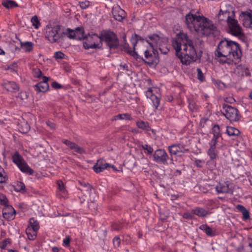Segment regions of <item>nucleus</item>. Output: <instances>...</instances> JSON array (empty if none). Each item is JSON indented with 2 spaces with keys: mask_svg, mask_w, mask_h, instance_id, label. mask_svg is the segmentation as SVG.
Wrapping results in <instances>:
<instances>
[{
  "mask_svg": "<svg viewBox=\"0 0 252 252\" xmlns=\"http://www.w3.org/2000/svg\"><path fill=\"white\" fill-rule=\"evenodd\" d=\"M172 46L181 63H191L196 61L197 56L192 41L186 33H178L173 38Z\"/></svg>",
  "mask_w": 252,
  "mask_h": 252,
  "instance_id": "1",
  "label": "nucleus"
},
{
  "mask_svg": "<svg viewBox=\"0 0 252 252\" xmlns=\"http://www.w3.org/2000/svg\"><path fill=\"white\" fill-rule=\"evenodd\" d=\"M215 56L221 63H237L240 61L242 53L237 42L225 38L219 43Z\"/></svg>",
  "mask_w": 252,
  "mask_h": 252,
  "instance_id": "2",
  "label": "nucleus"
},
{
  "mask_svg": "<svg viewBox=\"0 0 252 252\" xmlns=\"http://www.w3.org/2000/svg\"><path fill=\"white\" fill-rule=\"evenodd\" d=\"M143 42L146 43L145 47L147 48L144 51L145 57L149 61L156 63L158 61L157 49L164 54H167L169 51L167 47L168 38L163 35L153 34L149 35Z\"/></svg>",
  "mask_w": 252,
  "mask_h": 252,
  "instance_id": "3",
  "label": "nucleus"
},
{
  "mask_svg": "<svg viewBox=\"0 0 252 252\" xmlns=\"http://www.w3.org/2000/svg\"><path fill=\"white\" fill-rule=\"evenodd\" d=\"M186 21L190 30H194L200 36H208L217 30L212 21L197 13L187 14Z\"/></svg>",
  "mask_w": 252,
  "mask_h": 252,
  "instance_id": "4",
  "label": "nucleus"
},
{
  "mask_svg": "<svg viewBox=\"0 0 252 252\" xmlns=\"http://www.w3.org/2000/svg\"><path fill=\"white\" fill-rule=\"evenodd\" d=\"M223 15L226 17V21L230 33L235 36H241L243 35L242 29L238 24V21L235 19V14L232 12H225Z\"/></svg>",
  "mask_w": 252,
  "mask_h": 252,
  "instance_id": "5",
  "label": "nucleus"
},
{
  "mask_svg": "<svg viewBox=\"0 0 252 252\" xmlns=\"http://www.w3.org/2000/svg\"><path fill=\"white\" fill-rule=\"evenodd\" d=\"M45 37L50 43L59 42L63 38V32L59 25H47L45 29Z\"/></svg>",
  "mask_w": 252,
  "mask_h": 252,
  "instance_id": "6",
  "label": "nucleus"
},
{
  "mask_svg": "<svg viewBox=\"0 0 252 252\" xmlns=\"http://www.w3.org/2000/svg\"><path fill=\"white\" fill-rule=\"evenodd\" d=\"M83 44L86 49L100 48L102 45L100 35L95 33L89 34L85 37Z\"/></svg>",
  "mask_w": 252,
  "mask_h": 252,
  "instance_id": "7",
  "label": "nucleus"
},
{
  "mask_svg": "<svg viewBox=\"0 0 252 252\" xmlns=\"http://www.w3.org/2000/svg\"><path fill=\"white\" fill-rule=\"evenodd\" d=\"M143 40H146V39L141 38L136 34H132L130 38V42L133 46V49L134 50H131L129 47L128 45H127V46L126 45L125 47V51L130 56H132L133 58L137 59H139V56L137 53L134 51V50L136 49V46L137 44H138L139 46L142 45L145 47L146 43L143 42ZM139 59L140 60L139 62H140L141 60H143V59H141L140 58Z\"/></svg>",
  "mask_w": 252,
  "mask_h": 252,
  "instance_id": "8",
  "label": "nucleus"
},
{
  "mask_svg": "<svg viewBox=\"0 0 252 252\" xmlns=\"http://www.w3.org/2000/svg\"><path fill=\"white\" fill-rule=\"evenodd\" d=\"M221 112L231 122H238L241 118L238 110L228 104H223Z\"/></svg>",
  "mask_w": 252,
  "mask_h": 252,
  "instance_id": "9",
  "label": "nucleus"
},
{
  "mask_svg": "<svg viewBox=\"0 0 252 252\" xmlns=\"http://www.w3.org/2000/svg\"><path fill=\"white\" fill-rule=\"evenodd\" d=\"M168 150L171 157L170 164H173V156L182 157L185 154L189 152V149L187 148L184 144H174L168 147Z\"/></svg>",
  "mask_w": 252,
  "mask_h": 252,
  "instance_id": "10",
  "label": "nucleus"
},
{
  "mask_svg": "<svg viewBox=\"0 0 252 252\" xmlns=\"http://www.w3.org/2000/svg\"><path fill=\"white\" fill-rule=\"evenodd\" d=\"M100 36L101 38V43L102 41H105L111 49L118 46V40L114 32L109 31H103L100 34Z\"/></svg>",
  "mask_w": 252,
  "mask_h": 252,
  "instance_id": "11",
  "label": "nucleus"
},
{
  "mask_svg": "<svg viewBox=\"0 0 252 252\" xmlns=\"http://www.w3.org/2000/svg\"><path fill=\"white\" fill-rule=\"evenodd\" d=\"M12 160L22 172L29 175H32L33 170L30 167L18 152H16L13 155Z\"/></svg>",
  "mask_w": 252,
  "mask_h": 252,
  "instance_id": "12",
  "label": "nucleus"
},
{
  "mask_svg": "<svg viewBox=\"0 0 252 252\" xmlns=\"http://www.w3.org/2000/svg\"><path fill=\"white\" fill-rule=\"evenodd\" d=\"M168 158L169 156L164 149H157L153 154V160L158 163L167 164Z\"/></svg>",
  "mask_w": 252,
  "mask_h": 252,
  "instance_id": "13",
  "label": "nucleus"
},
{
  "mask_svg": "<svg viewBox=\"0 0 252 252\" xmlns=\"http://www.w3.org/2000/svg\"><path fill=\"white\" fill-rule=\"evenodd\" d=\"M145 93L147 97L151 100L154 107L157 109L160 103V95L158 93H155L151 88H149L148 90L145 92Z\"/></svg>",
  "mask_w": 252,
  "mask_h": 252,
  "instance_id": "14",
  "label": "nucleus"
},
{
  "mask_svg": "<svg viewBox=\"0 0 252 252\" xmlns=\"http://www.w3.org/2000/svg\"><path fill=\"white\" fill-rule=\"evenodd\" d=\"M233 73L238 78L249 76L250 74L249 69L246 64H240L236 66L234 68Z\"/></svg>",
  "mask_w": 252,
  "mask_h": 252,
  "instance_id": "15",
  "label": "nucleus"
},
{
  "mask_svg": "<svg viewBox=\"0 0 252 252\" xmlns=\"http://www.w3.org/2000/svg\"><path fill=\"white\" fill-rule=\"evenodd\" d=\"M43 81L36 84L34 86V90L37 92L45 93L47 92L49 89V85L48 83L49 78L46 76L43 77Z\"/></svg>",
  "mask_w": 252,
  "mask_h": 252,
  "instance_id": "16",
  "label": "nucleus"
},
{
  "mask_svg": "<svg viewBox=\"0 0 252 252\" xmlns=\"http://www.w3.org/2000/svg\"><path fill=\"white\" fill-rule=\"evenodd\" d=\"M112 13L114 18L119 21H122L126 15L125 11L119 5L113 6Z\"/></svg>",
  "mask_w": 252,
  "mask_h": 252,
  "instance_id": "17",
  "label": "nucleus"
},
{
  "mask_svg": "<svg viewBox=\"0 0 252 252\" xmlns=\"http://www.w3.org/2000/svg\"><path fill=\"white\" fill-rule=\"evenodd\" d=\"M16 211L13 207L10 205H7L2 210V215L4 218L8 220L14 219Z\"/></svg>",
  "mask_w": 252,
  "mask_h": 252,
  "instance_id": "18",
  "label": "nucleus"
},
{
  "mask_svg": "<svg viewBox=\"0 0 252 252\" xmlns=\"http://www.w3.org/2000/svg\"><path fill=\"white\" fill-rule=\"evenodd\" d=\"M62 142L70 149L73 150L74 152L78 154H83L86 153V151L83 148L80 147L79 146L74 142H72L67 139H63V140Z\"/></svg>",
  "mask_w": 252,
  "mask_h": 252,
  "instance_id": "19",
  "label": "nucleus"
},
{
  "mask_svg": "<svg viewBox=\"0 0 252 252\" xmlns=\"http://www.w3.org/2000/svg\"><path fill=\"white\" fill-rule=\"evenodd\" d=\"M109 166L110 164L106 163L105 160L100 159L97 161V162L94 166L93 169L96 173H98L103 171Z\"/></svg>",
  "mask_w": 252,
  "mask_h": 252,
  "instance_id": "20",
  "label": "nucleus"
},
{
  "mask_svg": "<svg viewBox=\"0 0 252 252\" xmlns=\"http://www.w3.org/2000/svg\"><path fill=\"white\" fill-rule=\"evenodd\" d=\"M243 25L245 27H252V11L250 12H244L241 16Z\"/></svg>",
  "mask_w": 252,
  "mask_h": 252,
  "instance_id": "21",
  "label": "nucleus"
},
{
  "mask_svg": "<svg viewBox=\"0 0 252 252\" xmlns=\"http://www.w3.org/2000/svg\"><path fill=\"white\" fill-rule=\"evenodd\" d=\"M237 252H252V239L241 244L237 249Z\"/></svg>",
  "mask_w": 252,
  "mask_h": 252,
  "instance_id": "22",
  "label": "nucleus"
},
{
  "mask_svg": "<svg viewBox=\"0 0 252 252\" xmlns=\"http://www.w3.org/2000/svg\"><path fill=\"white\" fill-rule=\"evenodd\" d=\"M229 184L226 182L219 183L216 187L218 193H226L229 192Z\"/></svg>",
  "mask_w": 252,
  "mask_h": 252,
  "instance_id": "23",
  "label": "nucleus"
},
{
  "mask_svg": "<svg viewBox=\"0 0 252 252\" xmlns=\"http://www.w3.org/2000/svg\"><path fill=\"white\" fill-rule=\"evenodd\" d=\"M4 88L8 92L15 93L19 91L18 85L14 82L8 81L4 84Z\"/></svg>",
  "mask_w": 252,
  "mask_h": 252,
  "instance_id": "24",
  "label": "nucleus"
},
{
  "mask_svg": "<svg viewBox=\"0 0 252 252\" xmlns=\"http://www.w3.org/2000/svg\"><path fill=\"white\" fill-rule=\"evenodd\" d=\"M191 212L199 217H206L209 214L208 211L200 207H196L192 209Z\"/></svg>",
  "mask_w": 252,
  "mask_h": 252,
  "instance_id": "25",
  "label": "nucleus"
},
{
  "mask_svg": "<svg viewBox=\"0 0 252 252\" xmlns=\"http://www.w3.org/2000/svg\"><path fill=\"white\" fill-rule=\"evenodd\" d=\"M75 39L78 40H81L84 39L85 40V36L84 30L83 27H78L75 30Z\"/></svg>",
  "mask_w": 252,
  "mask_h": 252,
  "instance_id": "26",
  "label": "nucleus"
},
{
  "mask_svg": "<svg viewBox=\"0 0 252 252\" xmlns=\"http://www.w3.org/2000/svg\"><path fill=\"white\" fill-rule=\"evenodd\" d=\"M21 47L25 52L32 51L33 48V44L31 41L21 42Z\"/></svg>",
  "mask_w": 252,
  "mask_h": 252,
  "instance_id": "27",
  "label": "nucleus"
},
{
  "mask_svg": "<svg viewBox=\"0 0 252 252\" xmlns=\"http://www.w3.org/2000/svg\"><path fill=\"white\" fill-rule=\"evenodd\" d=\"M236 208L242 213L244 220H247L250 219L249 212L243 205L238 204L236 206Z\"/></svg>",
  "mask_w": 252,
  "mask_h": 252,
  "instance_id": "28",
  "label": "nucleus"
},
{
  "mask_svg": "<svg viewBox=\"0 0 252 252\" xmlns=\"http://www.w3.org/2000/svg\"><path fill=\"white\" fill-rule=\"evenodd\" d=\"M2 5L7 9L13 8L18 6L17 3L12 0H3Z\"/></svg>",
  "mask_w": 252,
  "mask_h": 252,
  "instance_id": "29",
  "label": "nucleus"
},
{
  "mask_svg": "<svg viewBox=\"0 0 252 252\" xmlns=\"http://www.w3.org/2000/svg\"><path fill=\"white\" fill-rule=\"evenodd\" d=\"M199 228L203 230L208 236H213L215 235V231L206 224L201 225Z\"/></svg>",
  "mask_w": 252,
  "mask_h": 252,
  "instance_id": "30",
  "label": "nucleus"
},
{
  "mask_svg": "<svg viewBox=\"0 0 252 252\" xmlns=\"http://www.w3.org/2000/svg\"><path fill=\"white\" fill-rule=\"evenodd\" d=\"M26 234L28 238L31 240H34L36 237L37 231L32 229V228L28 226L26 230Z\"/></svg>",
  "mask_w": 252,
  "mask_h": 252,
  "instance_id": "31",
  "label": "nucleus"
},
{
  "mask_svg": "<svg viewBox=\"0 0 252 252\" xmlns=\"http://www.w3.org/2000/svg\"><path fill=\"white\" fill-rule=\"evenodd\" d=\"M114 120H131L132 117L130 114L128 113L120 114L116 115L113 118Z\"/></svg>",
  "mask_w": 252,
  "mask_h": 252,
  "instance_id": "32",
  "label": "nucleus"
},
{
  "mask_svg": "<svg viewBox=\"0 0 252 252\" xmlns=\"http://www.w3.org/2000/svg\"><path fill=\"white\" fill-rule=\"evenodd\" d=\"M30 227L32 229L37 231L39 228V223L37 220H35L33 218H31L29 220Z\"/></svg>",
  "mask_w": 252,
  "mask_h": 252,
  "instance_id": "33",
  "label": "nucleus"
},
{
  "mask_svg": "<svg viewBox=\"0 0 252 252\" xmlns=\"http://www.w3.org/2000/svg\"><path fill=\"white\" fill-rule=\"evenodd\" d=\"M226 133L229 136H238L240 133V132L238 129L234 127L227 126Z\"/></svg>",
  "mask_w": 252,
  "mask_h": 252,
  "instance_id": "34",
  "label": "nucleus"
},
{
  "mask_svg": "<svg viewBox=\"0 0 252 252\" xmlns=\"http://www.w3.org/2000/svg\"><path fill=\"white\" fill-rule=\"evenodd\" d=\"M14 190L17 192H25V186L22 182H17L14 186Z\"/></svg>",
  "mask_w": 252,
  "mask_h": 252,
  "instance_id": "35",
  "label": "nucleus"
},
{
  "mask_svg": "<svg viewBox=\"0 0 252 252\" xmlns=\"http://www.w3.org/2000/svg\"><path fill=\"white\" fill-rule=\"evenodd\" d=\"M216 147L213 146H210V148L207 151V154L209 156L211 160H213L216 159L217 157V154L216 153Z\"/></svg>",
  "mask_w": 252,
  "mask_h": 252,
  "instance_id": "36",
  "label": "nucleus"
},
{
  "mask_svg": "<svg viewBox=\"0 0 252 252\" xmlns=\"http://www.w3.org/2000/svg\"><path fill=\"white\" fill-rule=\"evenodd\" d=\"M8 181V177L4 170L0 166V184L6 183Z\"/></svg>",
  "mask_w": 252,
  "mask_h": 252,
  "instance_id": "37",
  "label": "nucleus"
},
{
  "mask_svg": "<svg viewBox=\"0 0 252 252\" xmlns=\"http://www.w3.org/2000/svg\"><path fill=\"white\" fill-rule=\"evenodd\" d=\"M136 125L138 128L143 130L148 131L150 128L148 123L143 121L137 122L136 123Z\"/></svg>",
  "mask_w": 252,
  "mask_h": 252,
  "instance_id": "38",
  "label": "nucleus"
},
{
  "mask_svg": "<svg viewBox=\"0 0 252 252\" xmlns=\"http://www.w3.org/2000/svg\"><path fill=\"white\" fill-rule=\"evenodd\" d=\"M212 132L214 136L220 137L221 134L220 131V127L218 125H215L212 129Z\"/></svg>",
  "mask_w": 252,
  "mask_h": 252,
  "instance_id": "39",
  "label": "nucleus"
},
{
  "mask_svg": "<svg viewBox=\"0 0 252 252\" xmlns=\"http://www.w3.org/2000/svg\"><path fill=\"white\" fill-rule=\"evenodd\" d=\"M119 69L122 70H126V73L128 75H130L132 73L131 65H130L129 67L127 64H120Z\"/></svg>",
  "mask_w": 252,
  "mask_h": 252,
  "instance_id": "40",
  "label": "nucleus"
},
{
  "mask_svg": "<svg viewBox=\"0 0 252 252\" xmlns=\"http://www.w3.org/2000/svg\"><path fill=\"white\" fill-rule=\"evenodd\" d=\"M31 23H32V26L36 29H37L39 28L40 26V23L39 22V20L38 19V17L37 16H33L31 20Z\"/></svg>",
  "mask_w": 252,
  "mask_h": 252,
  "instance_id": "41",
  "label": "nucleus"
},
{
  "mask_svg": "<svg viewBox=\"0 0 252 252\" xmlns=\"http://www.w3.org/2000/svg\"><path fill=\"white\" fill-rule=\"evenodd\" d=\"M75 30L67 29L64 32H63V36L66 35L70 39H75Z\"/></svg>",
  "mask_w": 252,
  "mask_h": 252,
  "instance_id": "42",
  "label": "nucleus"
},
{
  "mask_svg": "<svg viewBox=\"0 0 252 252\" xmlns=\"http://www.w3.org/2000/svg\"><path fill=\"white\" fill-rule=\"evenodd\" d=\"M54 57L56 59L57 62H59L61 60L65 59L66 56H65V55L62 52L58 51L55 53Z\"/></svg>",
  "mask_w": 252,
  "mask_h": 252,
  "instance_id": "43",
  "label": "nucleus"
},
{
  "mask_svg": "<svg viewBox=\"0 0 252 252\" xmlns=\"http://www.w3.org/2000/svg\"><path fill=\"white\" fill-rule=\"evenodd\" d=\"M197 78L201 82L205 81L204 73L200 68H197Z\"/></svg>",
  "mask_w": 252,
  "mask_h": 252,
  "instance_id": "44",
  "label": "nucleus"
},
{
  "mask_svg": "<svg viewBox=\"0 0 252 252\" xmlns=\"http://www.w3.org/2000/svg\"><path fill=\"white\" fill-rule=\"evenodd\" d=\"M33 76L35 78H40L42 75V72L39 68H33L32 69Z\"/></svg>",
  "mask_w": 252,
  "mask_h": 252,
  "instance_id": "45",
  "label": "nucleus"
},
{
  "mask_svg": "<svg viewBox=\"0 0 252 252\" xmlns=\"http://www.w3.org/2000/svg\"><path fill=\"white\" fill-rule=\"evenodd\" d=\"M79 5L82 9H85L90 6V2L88 0L80 1Z\"/></svg>",
  "mask_w": 252,
  "mask_h": 252,
  "instance_id": "46",
  "label": "nucleus"
},
{
  "mask_svg": "<svg viewBox=\"0 0 252 252\" xmlns=\"http://www.w3.org/2000/svg\"><path fill=\"white\" fill-rule=\"evenodd\" d=\"M112 228L114 230H120L123 228V225L120 222H115L112 224Z\"/></svg>",
  "mask_w": 252,
  "mask_h": 252,
  "instance_id": "47",
  "label": "nucleus"
},
{
  "mask_svg": "<svg viewBox=\"0 0 252 252\" xmlns=\"http://www.w3.org/2000/svg\"><path fill=\"white\" fill-rule=\"evenodd\" d=\"M121 239L119 236H116L113 240V245L114 247L118 248L120 247L121 244Z\"/></svg>",
  "mask_w": 252,
  "mask_h": 252,
  "instance_id": "48",
  "label": "nucleus"
},
{
  "mask_svg": "<svg viewBox=\"0 0 252 252\" xmlns=\"http://www.w3.org/2000/svg\"><path fill=\"white\" fill-rule=\"evenodd\" d=\"M142 147L144 150L147 151L148 154H151L153 152V148L147 144L142 145Z\"/></svg>",
  "mask_w": 252,
  "mask_h": 252,
  "instance_id": "49",
  "label": "nucleus"
},
{
  "mask_svg": "<svg viewBox=\"0 0 252 252\" xmlns=\"http://www.w3.org/2000/svg\"><path fill=\"white\" fill-rule=\"evenodd\" d=\"M0 203L1 205H4V207H5L7 205H8L7 204H8V200L5 195H0Z\"/></svg>",
  "mask_w": 252,
  "mask_h": 252,
  "instance_id": "50",
  "label": "nucleus"
},
{
  "mask_svg": "<svg viewBox=\"0 0 252 252\" xmlns=\"http://www.w3.org/2000/svg\"><path fill=\"white\" fill-rule=\"evenodd\" d=\"M183 217L184 219L192 220L194 219V214L192 213V212H185L183 215Z\"/></svg>",
  "mask_w": 252,
  "mask_h": 252,
  "instance_id": "51",
  "label": "nucleus"
},
{
  "mask_svg": "<svg viewBox=\"0 0 252 252\" xmlns=\"http://www.w3.org/2000/svg\"><path fill=\"white\" fill-rule=\"evenodd\" d=\"M225 12H229V11L227 10L222 11L221 10L220 11L219 15H218V18L220 20L226 21V17L224 16V15H223V13Z\"/></svg>",
  "mask_w": 252,
  "mask_h": 252,
  "instance_id": "52",
  "label": "nucleus"
},
{
  "mask_svg": "<svg viewBox=\"0 0 252 252\" xmlns=\"http://www.w3.org/2000/svg\"><path fill=\"white\" fill-rule=\"evenodd\" d=\"M57 184L59 189L61 191H63L64 190V186L63 181L61 180L58 181L57 182Z\"/></svg>",
  "mask_w": 252,
  "mask_h": 252,
  "instance_id": "53",
  "label": "nucleus"
},
{
  "mask_svg": "<svg viewBox=\"0 0 252 252\" xmlns=\"http://www.w3.org/2000/svg\"><path fill=\"white\" fill-rule=\"evenodd\" d=\"M219 138V137H215L213 136L211 142L210 143V145L213 146L214 147H216V144L218 143V139Z\"/></svg>",
  "mask_w": 252,
  "mask_h": 252,
  "instance_id": "54",
  "label": "nucleus"
},
{
  "mask_svg": "<svg viewBox=\"0 0 252 252\" xmlns=\"http://www.w3.org/2000/svg\"><path fill=\"white\" fill-rule=\"evenodd\" d=\"M79 184L83 187L87 188L88 190H91L92 186L88 183H86L84 182H81L80 181L79 182Z\"/></svg>",
  "mask_w": 252,
  "mask_h": 252,
  "instance_id": "55",
  "label": "nucleus"
},
{
  "mask_svg": "<svg viewBox=\"0 0 252 252\" xmlns=\"http://www.w3.org/2000/svg\"><path fill=\"white\" fill-rule=\"evenodd\" d=\"M51 86L55 89H59L63 88V86L57 82H52Z\"/></svg>",
  "mask_w": 252,
  "mask_h": 252,
  "instance_id": "56",
  "label": "nucleus"
},
{
  "mask_svg": "<svg viewBox=\"0 0 252 252\" xmlns=\"http://www.w3.org/2000/svg\"><path fill=\"white\" fill-rule=\"evenodd\" d=\"M18 96L20 97L22 100L27 99L28 98V95L26 92H21Z\"/></svg>",
  "mask_w": 252,
  "mask_h": 252,
  "instance_id": "57",
  "label": "nucleus"
},
{
  "mask_svg": "<svg viewBox=\"0 0 252 252\" xmlns=\"http://www.w3.org/2000/svg\"><path fill=\"white\" fill-rule=\"evenodd\" d=\"M70 242V238L69 236L66 237L63 241V244L65 246H68Z\"/></svg>",
  "mask_w": 252,
  "mask_h": 252,
  "instance_id": "58",
  "label": "nucleus"
},
{
  "mask_svg": "<svg viewBox=\"0 0 252 252\" xmlns=\"http://www.w3.org/2000/svg\"><path fill=\"white\" fill-rule=\"evenodd\" d=\"M46 123V125L51 129H55L56 128V125L54 123L50 121H47Z\"/></svg>",
  "mask_w": 252,
  "mask_h": 252,
  "instance_id": "59",
  "label": "nucleus"
},
{
  "mask_svg": "<svg viewBox=\"0 0 252 252\" xmlns=\"http://www.w3.org/2000/svg\"><path fill=\"white\" fill-rule=\"evenodd\" d=\"M203 162V161L200 159H195V165H196L197 167H202V163Z\"/></svg>",
  "mask_w": 252,
  "mask_h": 252,
  "instance_id": "60",
  "label": "nucleus"
},
{
  "mask_svg": "<svg viewBox=\"0 0 252 252\" xmlns=\"http://www.w3.org/2000/svg\"><path fill=\"white\" fill-rule=\"evenodd\" d=\"M226 102L232 103L235 101V99L232 97H226L225 99Z\"/></svg>",
  "mask_w": 252,
  "mask_h": 252,
  "instance_id": "61",
  "label": "nucleus"
},
{
  "mask_svg": "<svg viewBox=\"0 0 252 252\" xmlns=\"http://www.w3.org/2000/svg\"><path fill=\"white\" fill-rule=\"evenodd\" d=\"M7 242L6 240H4L2 241V242L1 243V244H0V247L2 249H4L5 248V247H6L7 246Z\"/></svg>",
  "mask_w": 252,
  "mask_h": 252,
  "instance_id": "62",
  "label": "nucleus"
},
{
  "mask_svg": "<svg viewBox=\"0 0 252 252\" xmlns=\"http://www.w3.org/2000/svg\"><path fill=\"white\" fill-rule=\"evenodd\" d=\"M63 68L66 72H69L71 70L70 67L68 64H65V65L63 66Z\"/></svg>",
  "mask_w": 252,
  "mask_h": 252,
  "instance_id": "63",
  "label": "nucleus"
},
{
  "mask_svg": "<svg viewBox=\"0 0 252 252\" xmlns=\"http://www.w3.org/2000/svg\"><path fill=\"white\" fill-rule=\"evenodd\" d=\"M59 249L58 248L55 247L52 248V252H59Z\"/></svg>",
  "mask_w": 252,
  "mask_h": 252,
  "instance_id": "64",
  "label": "nucleus"
}]
</instances>
